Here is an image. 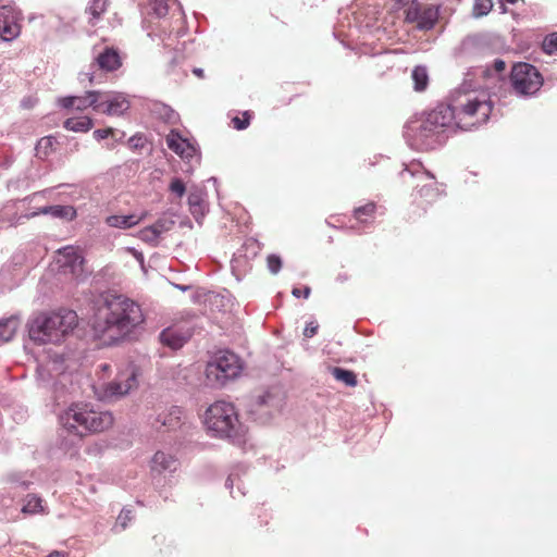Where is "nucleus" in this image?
I'll return each instance as SVG.
<instances>
[{
  "label": "nucleus",
  "instance_id": "1",
  "mask_svg": "<svg viewBox=\"0 0 557 557\" xmlns=\"http://www.w3.org/2000/svg\"><path fill=\"white\" fill-rule=\"evenodd\" d=\"M144 320L143 310L137 302L115 295L108 297L97 308L91 325L98 337L114 343L129 334Z\"/></svg>",
  "mask_w": 557,
  "mask_h": 557
},
{
  "label": "nucleus",
  "instance_id": "2",
  "mask_svg": "<svg viewBox=\"0 0 557 557\" xmlns=\"http://www.w3.org/2000/svg\"><path fill=\"white\" fill-rule=\"evenodd\" d=\"M78 317L75 311L40 312L28 324L29 338L39 345L60 344L77 326Z\"/></svg>",
  "mask_w": 557,
  "mask_h": 557
},
{
  "label": "nucleus",
  "instance_id": "3",
  "mask_svg": "<svg viewBox=\"0 0 557 557\" xmlns=\"http://www.w3.org/2000/svg\"><path fill=\"white\" fill-rule=\"evenodd\" d=\"M113 416L108 411L95 410L87 404H72L59 416L61 428L69 434L84 437L99 433L113 425Z\"/></svg>",
  "mask_w": 557,
  "mask_h": 557
},
{
  "label": "nucleus",
  "instance_id": "4",
  "mask_svg": "<svg viewBox=\"0 0 557 557\" xmlns=\"http://www.w3.org/2000/svg\"><path fill=\"white\" fill-rule=\"evenodd\" d=\"M454 116L449 104L440 103L417 121H411L408 127L414 133L416 139L429 148L442 144L449 133L457 129Z\"/></svg>",
  "mask_w": 557,
  "mask_h": 557
},
{
  "label": "nucleus",
  "instance_id": "5",
  "mask_svg": "<svg viewBox=\"0 0 557 557\" xmlns=\"http://www.w3.org/2000/svg\"><path fill=\"white\" fill-rule=\"evenodd\" d=\"M202 422L213 437L235 441L246 433L236 407L228 401L218 400L211 404L203 413Z\"/></svg>",
  "mask_w": 557,
  "mask_h": 557
},
{
  "label": "nucleus",
  "instance_id": "6",
  "mask_svg": "<svg viewBox=\"0 0 557 557\" xmlns=\"http://www.w3.org/2000/svg\"><path fill=\"white\" fill-rule=\"evenodd\" d=\"M454 110L456 128L468 131L484 124L492 113L491 101L473 94H465L456 97L449 104Z\"/></svg>",
  "mask_w": 557,
  "mask_h": 557
},
{
  "label": "nucleus",
  "instance_id": "7",
  "mask_svg": "<svg viewBox=\"0 0 557 557\" xmlns=\"http://www.w3.org/2000/svg\"><path fill=\"white\" fill-rule=\"evenodd\" d=\"M240 370L239 358L231 351H223L207 364L206 375L210 382L223 385L227 380L236 377Z\"/></svg>",
  "mask_w": 557,
  "mask_h": 557
},
{
  "label": "nucleus",
  "instance_id": "8",
  "mask_svg": "<svg viewBox=\"0 0 557 557\" xmlns=\"http://www.w3.org/2000/svg\"><path fill=\"white\" fill-rule=\"evenodd\" d=\"M510 81L513 89L520 95H533L543 85V77L537 69L529 63H517L512 66Z\"/></svg>",
  "mask_w": 557,
  "mask_h": 557
},
{
  "label": "nucleus",
  "instance_id": "9",
  "mask_svg": "<svg viewBox=\"0 0 557 557\" xmlns=\"http://www.w3.org/2000/svg\"><path fill=\"white\" fill-rule=\"evenodd\" d=\"M440 17V5L425 4L412 0L406 10L405 21L420 30L434 28Z\"/></svg>",
  "mask_w": 557,
  "mask_h": 557
},
{
  "label": "nucleus",
  "instance_id": "10",
  "mask_svg": "<svg viewBox=\"0 0 557 557\" xmlns=\"http://www.w3.org/2000/svg\"><path fill=\"white\" fill-rule=\"evenodd\" d=\"M99 100V113L108 116H121L131 108V100L128 96L119 91L100 90Z\"/></svg>",
  "mask_w": 557,
  "mask_h": 557
},
{
  "label": "nucleus",
  "instance_id": "11",
  "mask_svg": "<svg viewBox=\"0 0 557 557\" xmlns=\"http://www.w3.org/2000/svg\"><path fill=\"white\" fill-rule=\"evenodd\" d=\"M21 33L20 17L10 5L0 8V38L4 41L15 39Z\"/></svg>",
  "mask_w": 557,
  "mask_h": 557
},
{
  "label": "nucleus",
  "instance_id": "12",
  "mask_svg": "<svg viewBox=\"0 0 557 557\" xmlns=\"http://www.w3.org/2000/svg\"><path fill=\"white\" fill-rule=\"evenodd\" d=\"M100 90L86 91L84 96H67L59 99V104L64 109H75L77 111H85L87 108H92L95 112L99 113Z\"/></svg>",
  "mask_w": 557,
  "mask_h": 557
},
{
  "label": "nucleus",
  "instance_id": "13",
  "mask_svg": "<svg viewBox=\"0 0 557 557\" xmlns=\"http://www.w3.org/2000/svg\"><path fill=\"white\" fill-rule=\"evenodd\" d=\"M60 268L64 273L79 275L83 272L84 258L77 247L66 246L58 250Z\"/></svg>",
  "mask_w": 557,
  "mask_h": 557
},
{
  "label": "nucleus",
  "instance_id": "14",
  "mask_svg": "<svg viewBox=\"0 0 557 557\" xmlns=\"http://www.w3.org/2000/svg\"><path fill=\"white\" fill-rule=\"evenodd\" d=\"M137 386V377L135 370L128 367L121 372L117 377L108 384L107 394L110 396H123Z\"/></svg>",
  "mask_w": 557,
  "mask_h": 557
},
{
  "label": "nucleus",
  "instance_id": "15",
  "mask_svg": "<svg viewBox=\"0 0 557 557\" xmlns=\"http://www.w3.org/2000/svg\"><path fill=\"white\" fill-rule=\"evenodd\" d=\"M180 468L178 459L162 450L157 451L149 463L150 473L154 475H163L165 473H173Z\"/></svg>",
  "mask_w": 557,
  "mask_h": 557
},
{
  "label": "nucleus",
  "instance_id": "16",
  "mask_svg": "<svg viewBox=\"0 0 557 557\" xmlns=\"http://www.w3.org/2000/svg\"><path fill=\"white\" fill-rule=\"evenodd\" d=\"M184 418L183 409L178 406H172L158 414L154 426L164 431L176 430L184 423Z\"/></svg>",
  "mask_w": 557,
  "mask_h": 557
},
{
  "label": "nucleus",
  "instance_id": "17",
  "mask_svg": "<svg viewBox=\"0 0 557 557\" xmlns=\"http://www.w3.org/2000/svg\"><path fill=\"white\" fill-rule=\"evenodd\" d=\"M165 141L168 147L182 159L190 160L196 154V148L176 131H171Z\"/></svg>",
  "mask_w": 557,
  "mask_h": 557
},
{
  "label": "nucleus",
  "instance_id": "18",
  "mask_svg": "<svg viewBox=\"0 0 557 557\" xmlns=\"http://www.w3.org/2000/svg\"><path fill=\"white\" fill-rule=\"evenodd\" d=\"M98 66L107 72L116 71L122 66V59L119 52L113 48H106L103 52H101L97 59Z\"/></svg>",
  "mask_w": 557,
  "mask_h": 557
},
{
  "label": "nucleus",
  "instance_id": "19",
  "mask_svg": "<svg viewBox=\"0 0 557 557\" xmlns=\"http://www.w3.org/2000/svg\"><path fill=\"white\" fill-rule=\"evenodd\" d=\"M146 218V213L137 216L135 214L129 215H109L106 219V223L110 227L127 230L139 224Z\"/></svg>",
  "mask_w": 557,
  "mask_h": 557
},
{
  "label": "nucleus",
  "instance_id": "20",
  "mask_svg": "<svg viewBox=\"0 0 557 557\" xmlns=\"http://www.w3.org/2000/svg\"><path fill=\"white\" fill-rule=\"evenodd\" d=\"M160 341L163 345L172 349H178L186 343L187 337L174 329H165L160 334Z\"/></svg>",
  "mask_w": 557,
  "mask_h": 557
},
{
  "label": "nucleus",
  "instance_id": "21",
  "mask_svg": "<svg viewBox=\"0 0 557 557\" xmlns=\"http://www.w3.org/2000/svg\"><path fill=\"white\" fill-rule=\"evenodd\" d=\"M35 214H50L55 218L73 220L76 216V210L72 206H48L40 208Z\"/></svg>",
  "mask_w": 557,
  "mask_h": 557
},
{
  "label": "nucleus",
  "instance_id": "22",
  "mask_svg": "<svg viewBox=\"0 0 557 557\" xmlns=\"http://www.w3.org/2000/svg\"><path fill=\"white\" fill-rule=\"evenodd\" d=\"M94 126V121L89 116L69 117L64 121L63 127L76 133H87Z\"/></svg>",
  "mask_w": 557,
  "mask_h": 557
},
{
  "label": "nucleus",
  "instance_id": "23",
  "mask_svg": "<svg viewBox=\"0 0 557 557\" xmlns=\"http://www.w3.org/2000/svg\"><path fill=\"white\" fill-rule=\"evenodd\" d=\"M411 78L413 81V89L418 92L424 91L429 86V73L424 65H417L412 70Z\"/></svg>",
  "mask_w": 557,
  "mask_h": 557
},
{
  "label": "nucleus",
  "instance_id": "24",
  "mask_svg": "<svg viewBox=\"0 0 557 557\" xmlns=\"http://www.w3.org/2000/svg\"><path fill=\"white\" fill-rule=\"evenodd\" d=\"M330 372L336 381L342 382L346 386L355 387L358 384L357 375L351 370L330 367Z\"/></svg>",
  "mask_w": 557,
  "mask_h": 557
},
{
  "label": "nucleus",
  "instance_id": "25",
  "mask_svg": "<svg viewBox=\"0 0 557 557\" xmlns=\"http://www.w3.org/2000/svg\"><path fill=\"white\" fill-rule=\"evenodd\" d=\"M20 321L15 317H10L0 321V339L9 342L15 335Z\"/></svg>",
  "mask_w": 557,
  "mask_h": 557
},
{
  "label": "nucleus",
  "instance_id": "26",
  "mask_svg": "<svg viewBox=\"0 0 557 557\" xmlns=\"http://www.w3.org/2000/svg\"><path fill=\"white\" fill-rule=\"evenodd\" d=\"M22 512L26 515L46 513L45 506L42 505V498L35 494H28L25 498V505L22 508Z\"/></svg>",
  "mask_w": 557,
  "mask_h": 557
},
{
  "label": "nucleus",
  "instance_id": "27",
  "mask_svg": "<svg viewBox=\"0 0 557 557\" xmlns=\"http://www.w3.org/2000/svg\"><path fill=\"white\" fill-rule=\"evenodd\" d=\"M419 195L421 198L419 205L423 208H425L426 205H430L432 202L436 203L442 198V193L440 191V189L431 185L421 187V189L419 190Z\"/></svg>",
  "mask_w": 557,
  "mask_h": 557
},
{
  "label": "nucleus",
  "instance_id": "28",
  "mask_svg": "<svg viewBox=\"0 0 557 557\" xmlns=\"http://www.w3.org/2000/svg\"><path fill=\"white\" fill-rule=\"evenodd\" d=\"M376 205L370 201L363 206H360L354 210V218L360 223H367L371 220L375 213Z\"/></svg>",
  "mask_w": 557,
  "mask_h": 557
},
{
  "label": "nucleus",
  "instance_id": "29",
  "mask_svg": "<svg viewBox=\"0 0 557 557\" xmlns=\"http://www.w3.org/2000/svg\"><path fill=\"white\" fill-rule=\"evenodd\" d=\"M108 5H109L108 0H92L91 1L90 5L88 8V12L92 17L90 20V23L92 25H95V21L100 18V16L107 11Z\"/></svg>",
  "mask_w": 557,
  "mask_h": 557
},
{
  "label": "nucleus",
  "instance_id": "30",
  "mask_svg": "<svg viewBox=\"0 0 557 557\" xmlns=\"http://www.w3.org/2000/svg\"><path fill=\"white\" fill-rule=\"evenodd\" d=\"M55 139L52 136H46L38 140L36 145L37 156L40 158H46L53 150Z\"/></svg>",
  "mask_w": 557,
  "mask_h": 557
},
{
  "label": "nucleus",
  "instance_id": "31",
  "mask_svg": "<svg viewBox=\"0 0 557 557\" xmlns=\"http://www.w3.org/2000/svg\"><path fill=\"white\" fill-rule=\"evenodd\" d=\"M138 238L153 247L158 246L160 242V238L157 235L156 230H153L151 225L140 230L138 232Z\"/></svg>",
  "mask_w": 557,
  "mask_h": 557
},
{
  "label": "nucleus",
  "instance_id": "32",
  "mask_svg": "<svg viewBox=\"0 0 557 557\" xmlns=\"http://www.w3.org/2000/svg\"><path fill=\"white\" fill-rule=\"evenodd\" d=\"M252 116L253 113L251 111H245L242 113V116H234L232 119V125L237 131L246 129L249 126Z\"/></svg>",
  "mask_w": 557,
  "mask_h": 557
},
{
  "label": "nucleus",
  "instance_id": "33",
  "mask_svg": "<svg viewBox=\"0 0 557 557\" xmlns=\"http://www.w3.org/2000/svg\"><path fill=\"white\" fill-rule=\"evenodd\" d=\"M542 48L545 53L553 54L557 52V32L550 35H547L544 40Z\"/></svg>",
  "mask_w": 557,
  "mask_h": 557
},
{
  "label": "nucleus",
  "instance_id": "34",
  "mask_svg": "<svg viewBox=\"0 0 557 557\" xmlns=\"http://www.w3.org/2000/svg\"><path fill=\"white\" fill-rule=\"evenodd\" d=\"M493 7L492 0H475L473 12L475 16L486 15Z\"/></svg>",
  "mask_w": 557,
  "mask_h": 557
},
{
  "label": "nucleus",
  "instance_id": "35",
  "mask_svg": "<svg viewBox=\"0 0 557 557\" xmlns=\"http://www.w3.org/2000/svg\"><path fill=\"white\" fill-rule=\"evenodd\" d=\"M174 225V222L171 221V220H163V219H159L157 222H154L151 227L153 230H156V233L157 235L159 236V238L161 237V235L165 232H169Z\"/></svg>",
  "mask_w": 557,
  "mask_h": 557
},
{
  "label": "nucleus",
  "instance_id": "36",
  "mask_svg": "<svg viewBox=\"0 0 557 557\" xmlns=\"http://www.w3.org/2000/svg\"><path fill=\"white\" fill-rule=\"evenodd\" d=\"M169 189L180 198H182L186 191L185 184L181 178H173L170 183Z\"/></svg>",
  "mask_w": 557,
  "mask_h": 557
},
{
  "label": "nucleus",
  "instance_id": "37",
  "mask_svg": "<svg viewBox=\"0 0 557 557\" xmlns=\"http://www.w3.org/2000/svg\"><path fill=\"white\" fill-rule=\"evenodd\" d=\"M132 519H133V511L131 509H123L116 519V524L121 525L122 530H125L128 522Z\"/></svg>",
  "mask_w": 557,
  "mask_h": 557
},
{
  "label": "nucleus",
  "instance_id": "38",
  "mask_svg": "<svg viewBox=\"0 0 557 557\" xmlns=\"http://www.w3.org/2000/svg\"><path fill=\"white\" fill-rule=\"evenodd\" d=\"M151 7L158 16H164L168 13L166 0H151Z\"/></svg>",
  "mask_w": 557,
  "mask_h": 557
},
{
  "label": "nucleus",
  "instance_id": "39",
  "mask_svg": "<svg viewBox=\"0 0 557 557\" xmlns=\"http://www.w3.org/2000/svg\"><path fill=\"white\" fill-rule=\"evenodd\" d=\"M267 263H268V268L269 270L276 274L280 270H281V267H282V260L278 256L276 255H270L268 258H267Z\"/></svg>",
  "mask_w": 557,
  "mask_h": 557
},
{
  "label": "nucleus",
  "instance_id": "40",
  "mask_svg": "<svg viewBox=\"0 0 557 557\" xmlns=\"http://www.w3.org/2000/svg\"><path fill=\"white\" fill-rule=\"evenodd\" d=\"M114 134V129L112 127H107L102 129H96L94 132V137L97 140L106 139L109 136H112Z\"/></svg>",
  "mask_w": 557,
  "mask_h": 557
},
{
  "label": "nucleus",
  "instance_id": "41",
  "mask_svg": "<svg viewBox=\"0 0 557 557\" xmlns=\"http://www.w3.org/2000/svg\"><path fill=\"white\" fill-rule=\"evenodd\" d=\"M319 325L314 322H310L306 325L304 330V336L307 338H310L314 336L318 332Z\"/></svg>",
  "mask_w": 557,
  "mask_h": 557
},
{
  "label": "nucleus",
  "instance_id": "42",
  "mask_svg": "<svg viewBox=\"0 0 557 557\" xmlns=\"http://www.w3.org/2000/svg\"><path fill=\"white\" fill-rule=\"evenodd\" d=\"M292 294L299 298L300 296H304L305 298H308L311 294V288L309 286H305L302 289L301 288H298V287H295L293 290H292Z\"/></svg>",
  "mask_w": 557,
  "mask_h": 557
},
{
  "label": "nucleus",
  "instance_id": "43",
  "mask_svg": "<svg viewBox=\"0 0 557 557\" xmlns=\"http://www.w3.org/2000/svg\"><path fill=\"white\" fill-rule=\"evenodd\" d=\"M493 69H494L495 72L502 73L506 69V63L503 60H500V59H496L493 62Z\"/></svg>",
  "mask_w": 557,
  "mask_h": 557
},
{
  "label": "nucleus",
  "instance_id": "44",
  "mask_svg": "<svg viewBox=\"0 0 557 557\" xmlns=\"http://www.w3.org/2000/svg\"><path fill=\"white\" fill-rule=\"evenodd\" d=\"M47 557H69V554L64 552L53 550Z\"/></svg>",
  "mask_w": 557,
  "mask_h": 557
},
{
  "label": "nucleus",
  "instance_id": "45",
  "mask_svg": "<svg viewBox=\"0 0 557 557\" xmlns=\"http://www.w3.org/2000/svg\"><path fill=\"white\" fill-rule=\"evenodd\" d=\"M194 74H196L198 77H203V70L195 69Z\"/></svg>",
  "mask_w": 557,
  "mask_h": 557
},
{
  "label": "nucleus",
  "instance_id": "46",
  "mask_svg": "<svg viewBox=\"0 0 557 557\" xmlns=\"http://www.w3.org/2000/svg\"><path fill=\"white\" fill-rule=\"evenodd\" d=\"M108 368H109V366H107V364L102 366L103 370H107Z\"/></svg>",
  "mask_w": 557,
  "mask_h": 557
},
{
  "label": "nucleus",
  "instance_id": "47",
  "mask_svg": "<svg viewBox=\"0 0 557 557\" xmlns=\"http://www.w3.org/2000/svg\"><path fill=\"white\" fill-rule=\"evenodd\" d=\"M507 1L510 2V3L517 2V0H507Z\"/></svg>",
  "mask_w": 557,
  "mask_h": 557
}]
</instances>
